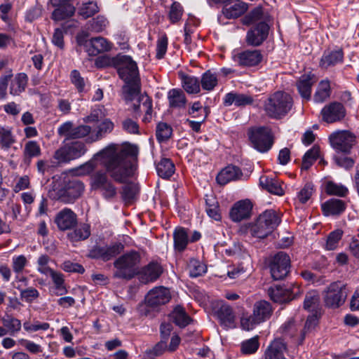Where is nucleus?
I'll return each mask as SVG.
<instances>
[{
	"label": "nucleus",
	"instance_id": "1",
	"mask_svg": "<svg viewBox=\"0 0 359 359\" xmlns=\"http://www.w3.org/2000/svg\"><path fill=\"white\" fill-rule=\"evenodd\" d=\"M137 154V146L126 144L118 153L107 149L97 154V156L104 158L103 165L111 177L115 181L122 183L134 174Z\"/></svg>",
	"mask_w": 359,
	"mask_h": 359
},
{
	"label": "nucleus",
	"instance_id": "2",
	"mask_svg": "<svg viewBox=\"0 0 359 359\" xmlns=\"http://www.w3.org/2000/svg\"><path fill=\"white\" fill-rule=\"evenodd\" d=\"M95 65L97 68L114 67L117 69L120 78L124 81L123 94L131 99L139 88L140 76L137 64L130 56L117 55L115 57L102 55L96 58Z\"/></svg>",
	"mask_w": 359,
	"mask_h": 359
},
{
	"label": "nucleus",
	"instance_id": "3",
	"mask_svg": "<svg viewBox=\"0 0 359 359\" xmlns=\"http://www.w3.org/2000/svg\"><path fill=\"white\" fill-rule=\"evenodd\" d=\"M293 106V99L290 94L284 91H276L264 102V111L266 114L274 119L285 117Z\"/></svg>",
	"mask_w": 359,
	"mask_h": 359
},
{
	"label": "nucleus",
	"instance_id": "4",
	"mask_svg": "<svg viewBox=\"0 0 359 359\" xmlns=\"http://www.w3.org/2000/svg\"><path fill=\"white\" fill-rule=\"evenodd\" d=\"M83 183L76 179H65L62 182L53 185L50 196L64 203H72L81 196L84 191Z\"/></svg>",
	"mask_w": 359,
	"mask_h": 359
},
{
	"label": "nucleus",
	"instance_id": "5",
	"mask_svg": "<svg viewBox=\"0 0 359 359\" xmlns=\"http://www.w3.org/2000/svg\"><path fill=\"white\" fill-rule=\"evenodd\" d=\"M140 254L135 250H131L119 257L114 262V266L116 268L114 277L131 280L137 274L136 266L140 264Z\"/></svg>",
	"mask_w": 359,
	"mask_h": 359
},
{
	"label": "nucleus",
	"instance_id": "6",
	"mask_svg": "<svg viewBox=\"0 0 359 359\" xmlns=\"http://www.w3.org/2000/svg\"><path fill=\"white\" fill-rule=\"evenodd\" d=\"M280 219L274 210L262 212L250 226L251 234L256 238H264L280 224Z\"/></svg>",
	"mask_w": 359,
	"mask_h": 359
},
{
	"label": "nucleus",
	"instance_id": "7",
	"mask_svg": "<svg viewBox=\"0 0 359 359\" xmlns=\"http://www.w3.org/2000/svg\"><path fill=\"white\" fill-rule=\"evenodd\" d=\"M264 55L259 49H234L231 52V60L242 68L258 67L262 62Z\"/></svg>",
	"mask_w": 359,
	"mask_h": 359
},
{
	"label": "nucleus",
	"instance_id": "8",
	"mask_svg": "<svg viewBox=\"0 0 359 359\" xmlns=\"http://www.w3.org/2000/svg\"><path fill=\"white\" fill-rule=\"evenodd\" d=\"M248 135L253 148L259 152L268 151L273 145L271 132L267 127L251 128L248 130Z\"/></svg>",
	"mask_w": 359,
	"mask_h": 359
},
{
	"label": "nucleus",
	"instance_id": "9",
	"mask_svg": "<svg viewBox=\"0 0 359 359\" xmlns=\"http://www.w3.org/2000/svg\"><path fill=\"white\" fill-rule=\"evenodd\" d=\"M90 186L93 190H98L107 200L114 198L116 195V188L108 178L107 172L97 170L90 176Z\"/></svg>",
	"mask_w": 359,
	"mask_h": 359
},
{
	"label": "nucleus",
	"instance_id": "10",
	"mask_svg": "<svg viewBox=\"0 0 359 359\" xmlns=\"http://www.w3.org/2000/svg\"><path fill=\"white\" fill-rule=\"evenodd\" d=\"M332 147L337 152L348 154L356 143L355 135L348 130L332 133L329 137Z\"/></svg>",
	"mask_w": 359,
	"mask_h": 359
},
{
	"label": "nucleus",
	"instance_id": "11",
	"mask_svg": "<svg viewBox=\"0 0 359 359\" xmlns=\"http://www.w3.org/2000/svg\"><path fill=\"white\" fill-rule=\"evenodd\" d=\"M269 267L274 280L283 279L289 273L290 259L284 252H278L269 259Z\"/></svg>",
	"mask_w": 359,
	"mask_h": 359
},
{
	"label": "nucleus",
	"instance_id": "12",
	"mask_svg": "<svg viewBox=\"0 0 359 359\" xmlns=\"http://www.w3.org/2000/svg\"><path fill=\"white\" fill-rule=\"evenodd\" d=\"M87 149L82 142L76 141L58 149L54 154V158L58 163H68L84 155Z\"/></svg>",
	"mask_w": 359,
	"mask_h": 359
},
{
	"label": "nucleus",
	"instance_id": "13",
	"mask_svg": "<svg viewBox=\"0 0 359 359\" xmlns=\"http://www.w3.org/2000/svg\"><path fill=\"white\" fill-rule=\"evenodd\" d=\"M269 32V24L266 22H259L248 30L245 41L249 46L259 47L266 40Z\"/></svg>",
	"mask_w": 359,
	"mask_h": 359
},
{
	"label": "nucleus",
	"instance_id": "14",
	"mask_svg": "<svg viewBox=\"0 0 359 359\" xmlns=\"http://www.w3.org/2000/svg\"><path fill=\"white\" fill-rule=\"evenodd\" d=\"M344 284L340 281L332 283L325 291L324 302L327 306L337 308L345 301Z\"/></svg>",
	"mask_w": 359,
	"mask_h": 359
},
{
	"label": "nucleus",
	"instance_id": "15",
	"mask_svg": "<svg viewBox=\"0 0 359 359\" xmlns=\"http://www.w3.org/2000/svg\"><path fill=\"white\" fill-rule=\"evenodd\" d=\"M124 97L127 101L133 102V109L135 113H145L143 118L144 122L150 121L152 110L151 100L147 95L140 94V81H139V88L137 93L133 94L131 99L127 98L126 94H124Z\"/></svg>",
	"mask_w": 359,
	"mask_h": 359
},
{
	"label": "nucleus",
	"instance_id": "16",
	"mask_svg": "<svg viewBox=\"0 0 359 359\" xmlns=\"http://www.w3.org/2000/svg\"><path fill=\"white\" fill-rule=\"evenodd\" d=\"M91 132V127L88 125L74 126L72 121L63 123L57 128V134L65 137V140L81 139L87 137Z\"/></svg>",
	"mask_w": 359,
	"mask_h": 359
},
{
	"label": "nucleus",
	"instance_id": "17",
	"mask_svg": "<svg viewBox=\"0 0 359 359\" xmlns=\"http://www.w3.org/2000/svg\"><path fill=\"white\" fill-rule=\"evenodd\" d=\"M322 120L327 123L341 121L346 115V108L341 102H332L325 104L321 109Z\"/></svg>",
	"mask_w": 359,
	"mask_h": 359
},
{
	"label": "nucleus",
	"instance_id": "18",
	"mask_svg": "<svg viewBox=\"0 0 359 359\" xmlns=\"http://www.w3.org/2000/svg\"><path fill=\"white\" fill-rule=\"evenodd\" d=\"M172 330V325L170 324H161V341L158 342V353L160 352H173L175 351L180 344V338L178 335H172L170 339V342L168 345L170 334Z\"/></svg>",
	"mask_w": 359,
	"mask_h": 359
},
{
	"label": "nucleus",
	"instance_id": "19",
	"mask_svg": "<svg viewBox=\"0 0 359 359\" xmlns=\"http://www.w3.org/2000/svg\"><path fill=\"white\" fill-rule=\"evenodd\" d=\"M218 305L219 307L215 310V313L221 325L226 329L235 327L236 317L233 309L222 302Z\"/></svg>",
	"mask_w": 359,
	"mask_h": 359
},
{
	"label": "nucleus",
	"instance_id": "20",
	"mask_svg": "<svg viewBox=\"0 0 359 359\" xmlns=\"http://www.w3.org/2000/svg\"><path fill=\"white\" fill-rule=\"evenodd\" d=\"M252 205L251 202L246 199L236 202L230 210V217L233 222H241L250 216Z\"/></svg>",
	"mask_w": 359,
	"mask_h": 359
},
{
	"label": "nucleus",
	"instance_id": "21",
	"mask_svg": "<svg viewBox=\"0 0 359 359\" xmlns=\"http://www.w3.org/2000/svg\"><path fill=\"white\" fill-rule=\"evenodd\" d=\"M343 60L344 52L342 48H338L334 50H326L320 58L319 66L322 69H327L342 63Z\"/></svg>",
	"mask_w": 359,
	"mask_h": 359
},
{
	"label": "nucleus",
	"instance_id": "22",
	"mask_svg": "<svg viewBox=\"0 0 359 359\" xmlns=\"http://www.w3.org/2000/svg\"><path fill=\"white\" fill-rule=\"evenodd\" d=\"M76 222V215L71 209L67 208L60 211L55 219L57 227L62 231L74 227Z\"/></svg>",
	"mask_w": 359,
	"mask_h": 359
},
{
	"label": "nucleus",
	"instance_id": "23",
	"mask_svg": "<svg viewBox=\"0 0 359 359\" xmlns=\"http://www.w3.org/2000/svg\"><path fill=\"white\" fill-rule=\"evenodd\" d=\"M316 76L313 74H303L297 81V88L300 96L309 100L311 97V90L313 85L316 83Z\"/></svg>",
	"mask_w": 359,
	"mask_h": 359
},
{
	"label": "nucleus",
	"instance_id": "24",
	"mask_svg": "<svg viewBox=\"0 0 359 359\" xmlns=\"http://www.w3.org/2000/svg\"><path fill=\"white\" fill-rule=\"evenodd\" d=\"M114 127V124L109 118L104 119L94 130H91L90 133L87 136V142L92 143L100 140L107 134L110 133Z\"/></svg>",
	"mask_w": 359,
	"mask_h": 359
},
{
	"label": "nucleus",
	"instance_id": "25",
	"mask_svg": "<svg viewBox=\"0 0 359 359\" xmlns=\"http://www.w3.org/2000/svg\"><path fill=\"white\" fill-rule=\"evenodd\" d=\"M242 176L243 172L238 167L229 165L219 172L216 180L220 185H225L231 181L240 180Z\"/></svg>",
	"mask_w": 359,
	"mask_h": 359
},
{
	"label": "nucleus",
	"instance_id": "26",
	"mask_svg": "<svg viewBox=\"0 0 359 359\" xmlns=\"http://www.w3.org/2000/svg\"><path fill=\"white\" fill-rule=\"evenodd\" d=\"M286 349V345L283 340L274 339L265 350L264 359H286L285 357Z\"/></svg>",
	"mask_w": 359,
	"mask_h": 359
},
{
	"label": "nucleus",
	"instance_id": "27",
	"mask_svg": "<svg viewBox=\"0 0 359 359\" xmlns=\"http://www.w3.org/2000/svg\"><path fill=\"white\" fill-rule=\"evenodd\" d=\"M273 313V307L271 304L266 300L256 302L252 308V314L255 318L259 320L260 323L270 318Z\"/></svg>",
	"mask_w": 359,
	"mask_h": 359
},
{
	"label": "nucleus",
	"instance_id": "28",
	"mask_svg": "<svg viewBox=\"0 0 359 359\" xmlns=\"http://www.w3.org/2000/svg\"><path fill=\"white\" fill-rule=\"evenodd\" d=\"M253 102V97L249 95L233 92L226 93L223 99V104L226 107H229L233 104L236 107H244L252 104Z\"/></svg>",
	"mask_w": 359,
	"mask_h": 359
},
{
	"label": "nucleus",
	"instance_id": "29",
	"mask_svg": "<svg viewBox=\"0 0 359 359\" xmlns=\"http://www.w3.org/2000/svg\"><path fill=\"white\" fill-rule=\"evenodd\" d=\"M346 205L344 201L331 198L321 205L323 215L325 216L339 215L346 210Z\"/></svg>",
	"mask_w": 359,
	"mask_h": 359
},
{
	"label": "nucleus",
	"instance_id": "30",
	"mask_svg": "<svg viewBox=\"0 0 359 359\" xmlns=\"http://www.w3.org/2000/svg\"><path fill=\"white\" fill-rule=\"evenodd\" d=\"M259 185L262 189L266 190L271 194L282 196L284 194V190L281 185V182L273 177H269L266 175H262L259 177Z\"/></svg>",
	"mask_w": 359,
	"mask_h": 359
},
{
	"label": "nucleus",
	"instance_id": "31",
	"mask_svg": "<svg viewBox=\"0 0 359 359\" xmlns=\"http://www.w3.org/2000/svg\"><path fill=\"white\" fill-rule=\"evenodd\" d=\"M136 276L144 284L155 281L157 279V262L154 261L149 262L140 270H137Z\"/></svg>",
	"mask_w": 359,
	"mask_h": 359
},
{
	"label": "nucleus",
	"instance_id": "32",
	"mask_svg": "<svg viewBox=\"0 0 359 359\" xmlns=\"http://www.w3.org/2000/svg\"><path fill=\"white\" fill-rule=\"evenodd\" d=\"M268 294L271 299L278 303H285L294 299L290 291L280 285L270 287L268 290Z\"/></svg>",
	"mask_w": 359,
	"mask_h": 359
},
{
	"label": "nucleus",
	"instance_id": "33",
	"mask_svg": "<svg viewBox=\"0 0 359 359\" xmlns=\"http://www.w3.org/2000/svg\"><path fill=\"white\" fill-rule=\"evenodd\" d=\"M248 9L245 3L241 1H235L231 5H225L222 8V13L227 19L237 18L243 15Z\"/></svg>",
	"mask_w": 359,
	"mask_h": 359
},
{
	"label": "nucleus",
	"instance_id": "34",
	"mask_svg": "<svg viewBox=\"0 0 359 359\" xmlns=\"http://www.w3.org/2000/svg\"><path fill=\"white\" fill-rule=\"evenodd\" d=\"M41 154V149L39 144L34 140H29L25 144L23 149V161L27 165H29L33 158L38 157Z\"/></svg>",
	"mask_w": 359,
	"mask_h": 359
},
{
	"label": "nucleus",
	"instance_id": "35",
	"mask_svg": "<svg viewBox=\"0 0 359 359\" xmlns=\"http://www.w3.org/2000/svg\"><path fill=\"white\" fill-rule=\"evenodd\" d=\"M89 45H90V48L88 49V52L91 55H96L111 49V44L106 39L101 36L92 38L89 41Z\"/></svg>",
	"mask_w": 359,
	"mask_h": 359
},
{
	"label": "nucleus",
	"instance_id": "36",
	"mask_svg": "<svg viewBox=\"0 0 359 359\" xmlns=\"http://www.w3.org/2000/svg\"><path fill=\"white\" fill-rule=\"evenodd\" d=\"M175 248L180 251H184L189 242V236L187 230L183 227H177L173 233Z\"/></svg>",
	"mask_w": 359,
	"mask_h": 359
},
{
	"label": "nucleus",
	"instance_id": "37",
	"mask_svg": "<svg viewBox=\"0 0 359 359\" xmlns=\"http://www.w3.org/2000/svg\"><path fill=\"white\" fill-rule=\"evenodd\" d=\"M56 7L52 13V19L55 21L63 20L72 17L76 10L72 4H61V5H58Z\"/></svg>",
	"mask_w": 359,
	"mask_h": 359
},
{
	"label": "nucleus",
	"instance_id": "38",
	"mask_svg": "<svg viewBox=\"0 0 359 359\" xmlns=\"http://www.w3.org/2000/svg\"><path fill=\"white\" fill-rule=\"evenodd\" d=\"M331 95L330 83L329 80H322L313 95V100L316 103H322L327 100Z\"/></svg>",
	"mask_w": 359,
	"mask_h": 359
},
{
	"label": "nucleus",
	"instance_id": "39",
	"mask_svg": "<svg viewBox=\"0 0 359 359\" xmlns=\"http://www.w3.org/2000/svg\"><path fill=\"white\" fill-rule=\"evenodd\" d=\"M183 88L189 94H196L200 92V81L193 76L180 74Z\"/></svg>",
	"mask_w": 359,
	"mask_h": 359
},
{
	"label": "nucleus",
	"instance_id": "40",
	"mask_svg": "<svg viewBox=\"0 0 359 359\" xmlns=\"http://www.w3.org/2000/svg\"><path fill=\"white\" fill-rule=\"evenodd\" d=\"M169 104L173 108L184 107L187 102V99L184 92L181 89L173 88L169 90L168 93Z\"/></svg>",
	"mask_w": 359,
	"mask_h": 359
},
{
	"label": "nucleus",
	"instance_id": "41",
	"mask_svg": "<svg viewBox=\"0 0 359 359\" xmlns=\"http://www.w3.org/2000/svg\"><path fill=\"white\" fill-rule=\"evenodd\" d=\"M175 171V165L169 158L163 157L158 162V177L169 179Z\"/></svg>",
	"mask_w": 359,
	"mask_h": 359
},
{
	"label": "nucleus",
	"instance_id": "42",
	"mask_svg": "<svg viewBox=\"0 0 359 359\" xmlns=\"http://www.w3.org/2000/svg\"><path fill=\"white\" fill-rule=\"evenodd\" d=\"M15 142L12 128L8 126H0V146L1 149L8 150Z\"/></svg>",
	"mask_w": 359,
	"mask_h": 359
},
{
	"label": "nucleus",
	"instance_id": "43",
	"mask_svg": "<svg viewBox=\"0 0 359 359\" xmlns=\"http://www.w3.org/2000/svg\"><path fill=\"white\" fill-rule=\"evenodd\" d=\"M3 325L8 330V333L14 336L19 332L22 327L21 321L11 315H6L1 318Z\"/></svg>",
	"mask_w": 359,
	"mask_h": 359
},
{
	"label": "nucleus",
	"instance_id": "44",
	"mask_svg": "<svg viewBox=\"0 0 359 359\" xmlns=\"http://www.w3.org/2000/svg\"><path fill=\"white\" fill-rule=\"evenodd\" d=\"M27 80L28 78L26 74L20 73L17 74L11 84V94L16 95L24 91L27 83Z\"/></svg>",
	"mask_w": 359,
	"mask_h": 359
},
{
	"label": "nucleus",
	"instance_id": "45",
	"mask_svg": "<svg viewBox=\"0 0 359 359\" xmlns=\"http://www.w3.org/2000/svg\"><path fill=\"white\" fill-rule=\"evenodd\" d=\"M246 22L256 25L259 22H269V15L262 8H255L245 16Z\"/></svg>",
	"mask_w": 359,
	"mask_h": 359
},
{
	"label": "nucleus",
	"instance_id": "46",
	"mask_svg": "<svg viewBox=\"0 0 359 359\" xmlns=\"http://www.w3.org/2000/svg\"><path fill=\"white\" fill-rule=\"evenodd\" d=\"M320 157V148L314 145L308 150L303 156L302 163V169L308 170L313 163Z\"/></svg>",
	"mask_w": 359,
	"mask_h": 359
},
{
	"label": "nucleus",
	"instance_id": "47",
	"mask_svg": "<svg viewBox=\"0 0 359 359\" xmlns=\"http://www.w3.org/2000/svg\"><path fill=\"white\" fill-rule=\"evenodd\" d=\"M100 11V8L96 1H89L83 3L79 8L78 14L83 19L93 16Z\"/></svg>",
	"mask_w": 359,
	"mask_h": 359
},
{
	"label": "nucleus",
	"instance_id": "48",
	"mask_svg": "<svg viewBox=\"0 0 359 359\" xmlns=\"http://www.w3.org/2000/svg\"><path fill=\"white\" fill-rule=\"evenodd\" d=\"M174 323L180 327H184L190 323L191 318L186 313L183 307L177 306L172 313Z\"/></svg>",
	"mask_w": 359,
	"mask_h": 359
},
{
	"label": "nucleus",
	"instance_id": "49",
	"mask_svg": "<svg viewBox=\"0 0 359 359\" xmlns=\"http://www.w3.org/2000/svg\"><path fill=\"white\" fill-rule=\"evenodd\" d=\"M90 235V227L87 224H83L68 234L72 242L87 239Z\"/></svg>",
	"mask_w": 359,
	"mask_h": 359
},
{
	"label": "nucleus",
	"instance_id": "50",
	"mask_svg": "<svg viewBox=\"0 0 359 359\" xmlns=\"http://www.w3.org/2000/svg\"><path fill=\"white\" fill-rule=\"evenodd\" d=\"M16 288L20 291V299L27 303L31 304L39 297V292L34 287L24 289L21 285H18Z\"/></svg>",
	"mask_w": 359,
	"mask_h": 359
},
{
	"label": "nucleus",
	"instance_id": "51",
	"mask_svg": "<svg viewBox=\"0 0 359 359\" xmlns=\"http://www.w3.org/2000/svg\"><path fill=\"white\" fill-rule=\"evenodd\" d=\"M139 192V187L135 183H128L123 187L122 197L126 203H131Z\"/></svg>",
	"mask_w": 359,
	"mask_h": 359
},
{
	"label": "nucleus",
	"instance_id": "52",
	"mask_svg": "<svg viewBox=\"0 0 359 359\" xmlns=\"http://www.w3.org/2000/svg\"><path fill=\"white\" fill-rule=\"evenodd\" d=\"M319 300L320 298L318 292L315 290L309 291L305 296L304 308L306 310L313 311L318 308Z\"/></svg>",
	"mask_w": 359,
	"mask_h": 359
},
{
	"label": "nucleus",
	"instance_id": "53",
	"mask_svg": "<svg viewBox=\"0 0 359 359\" xmlns=\"http://www.w3.org/2000/svg\"><path fill=\"white\" fill-rule=\"evenodd\" d=\"M343 231L341 229H337L329 233L326 239L325 248L326 250H335L339 244V241L341 239Z\"/></svg>",
	"mask_w": 359,
	"mask_h": 359
},
{
	"label": "nucleus",
	"instance_id": "54",
	"mask_svg": "<svg viewBox=\"0 0 359 359\" xmlns=\"http://www.w3.org/2000/svg\"><path fill=\"white\" fill-rule=\"evenodd\" d=\"M325 191L328 195H335L338 196H345L348 193V189L341 185L329 181L325 184Z\"/></svg>",
	"mask_w": 359,
	"mask_h": 359
},
{
	"label": "nucleus",
	"instance_id": "55",
	"mask_svg": "<svg viewBox=\"0 0 359 359\" xmlns=\"http://www.w3.org/2000/svg\"><path fill=\"white\" fill-rule=\"evenodd\" d=\"M201 83L203 90H212L217 85V77L208 70L203 74Z\"/></svg>",
	"mask_w": 359,
	"mask_h": 359
},
{
	"label": "nucleus",
	"instance_id": "56",
	"mask_svg": "<svg viewBox=\"0 0 359 359\" xmlns=\"http://www.w3.org/2000/svg\"><path fill=\"white\" fill-rule=\"evenodd\" d=\"M48 275L51 277L55 289L60 292L57 293L58 295H62L67 292V290L64 285L65 279L62 273L57 272L53 269Z\"/></svg>",
	"mask_w": 359,
	"mask_h": 359
},
{
	"label": "nucleus",
	"instance_id": "57",
	"mask_svg": "<svg viewBox=\"0 0 359 359\" xmlns=\"http://www.w3.org/2000/svg\"><path fill=\"white\" fill-rule=\"evenodd\" d=\"M105 116L104 107L98 105L92 109L90 114L84 117L83 120L85 123H97Z\"/></svg>",
	"mask_w": 359,
	"mask_h": 359
},
{
	"label": "nucleus",
	"instance_id": "58",
	"mask_svg": "<svg viewBox=\"0 0 359 359\" xmlns=\"http://www.w3.org/2000/svg\"><path fill=\"white\" fill-rule=\"evenodd\" d=\"M207 271L205 264L197 259H191L189 264V273L191 277L196 278L204 274Z\"/></svg>",
	"mask_w": 359,
	"mask_h": 359
},
{
	"label": "nucleus",
	"instance_id": "59",
	"mask_svg": "<svg viewBox=\"0 0 359 359\" xmlns=\"http://www.w3.org/2000/svg\"><path fill=\"white\" fill-rule=\"evenodd\" d=\"M259 346V338L254 337L242 342L241 351L246 355L253 354L258 350Z\"/></svg>",
	"mask_w": 359,
	"mask_h": 359
},
{
	"label": "nucleus",
	"instance_id": "60",
	"mask_svg": "<svg viewBox=\"0 0 359 359\" xmlns=\"http://www.w3.org/2000/svg\"><path fill=\"white\" fill-rule=\"evenodd\" d=\"M124 246L121 243H114L110 246L104 247L103 261L107 262L120 254L123 250Z\"/></svg>",
	"mask_w": 359,
	"mask_h": 359
},
{
	"label": "nucleus",
	"instance_id": "61",
	"mask_svg": "<svg viewBox=\"0 0 359 359\" xmlns=\"http://www.w3.org/2000/svg\"><path fill=\"white\" fill-rule=\"evenodd\" d=\"M109 21L103 15H97L89 21V29L95 32H101L107 27Z\"/></svg>",
	"mask_w": 359,
	"mask_h": 359
},
{
	"label": "nucleus",
	"instance_id": "62",
	"mask_svg": "<svg viewBox=\"0 0 359 359\" xmlns=\"http://www.w3.org/2000/svg\"><path fill=\"white\" fill-rule=\"evenodd\" d=\"M50 325L48 323H41L39 320H34L32 323L30 320H26L23 323L24 330L29 333L37 332L39 330H47L49 329Z\"/></svg>",
	"mask_w": 359,
	"mask_h": 359
},
{
	"label": "nucleus",
	"instance_id": "63",
	"mask_svg": "<svg viewBox=\"0 0 359 359\" xmlns=\"http://www.w3.org/2000/svg\"><path fill=\"white\" fill-rule=\"evenodd\" d=\"M28 261L25 255L15 256L12 259V268L16 274L21 273L27 265Z\"/></svg>",
	"mask_w": 359,
	"mask_h": 359
},
{
	"label": "nucleus",
	"instance_id": "64",
	"mask_svg": "<svg viewBox=\"0 0 359 359\" xmlns=\"http://www.w3.org/2000/svg\"><path fill=\"white\" fill-rule=\"evenodd\" d=\"M313 192V185L311 183L306 184L304 187L297 193V198L299 203L304 204L311 198Z\"/></svg>",
	"mask_w": 359,
	"mask_h": 359
}]
</instances>
